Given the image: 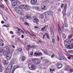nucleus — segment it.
<instances>
[{
	"mask_svg": "<svg viewBox=\"0 0 73 73\" xmlns=\"http://www.w3.org/2000/svg\"><path fill=\"white\" fill-rule=\"evenodd\" d=\"M39 42H40V43H43V42L42 41H41V40H39Z\"/></svg>",
	"mask_w": 73,
	"mask_h": 73,
	"instance_id": "54",
	"label": "nucleus"
},
{
	"mask_svg": "<svg viewBox=\"0 0 73 73\" xmlns=\"http://www.w3.org/2000/svg\"><path fill=\"white\" fill-rule=\"evenodd\" d=\"M3 54H4L5 55H7V54H8V52L7 51H5L3 52Z\"/></svg>",
	"mask_w": 73,
	"mask_h": 73,
	"instance_id": "26",
	"label": "nucleus"
},
{
	"mask_svg": "<svg viewBox=\"0 0 73 73\" xmlns=\"http://www.w3.org/2000/svg\"><path fill=\"white\" fill-rule=\"evenodd\" d=\"M18 49L19 50V52H21L22 51V48H19Z\"/></svg>",
	"mask_w": 73,
	"mask_h": 73,
	"instance_id": "35",
	"label": "nucleus"
},
{
	"mask_svg": "<svg viewBox=\"0 0 73 73\" xmlns=\"http://www.w3.org/2000/svg\"><path fill=\"white\" fill-rule=\"evenodd\" d=\"M33 62L37 65H38L40 64V61L39 59H35L34 60H33Z\"/></svg>",
	"mask_w": 73,
	"mask_h": 73,
	"instance_id": "5",
	"label": "nucleus"
},
{
	"mask_svg": "<svg viewBox=\"0 0 73 73\" xmlns=\"http://www.w3.org/2000/svg\"><path fill=\"white\" fill-rule=\"evenodd\" d=\"M24 36L23 35H22L21 36V38H24Z\"/></svg>",
	"mask_w": 73,
	"mask_h": 73,
	"instance_id": "62",
	"label": "nucleus"
},
{
	"mask_svg": "<svg viewBox=\"0 0 73 73\" xmlns=\"http://www.w3.org/2000/svg\"><path fill=\"white\" fill-rule=\"evenodd\" d=\"M64 69H65L66 70H67L68 71L70 68L68 66H66L64 67Z\"/></svg>",
	"mask_w": 73,
	"mask_h": 73,
	"instance_id": "17",
	"label": "nucleus"
},
{
	"mask_svg": "<svg viewBox=\"0 0 73 73\" xmlns=\"http://www.w3.org/2000/svg\"><path fill=\"white\" fill-rule=\"evenodd\" d=\"M30 36H31V37H33L34 36H35V35H34L33 34H30Z\"/></svg>",
	"mask_w": 73,
	"mask_h": 73,
	"instance_id": "52",
	"label": "nucleus"
},
{
	"mask_svg": "<svg viewBox=\"0 0 73 73\" xmlns=\"http://www.w3.org/2000/svg\"><path fill=\"white\" fill-rule=\"evenodd\" d=\"M25 24H26V25H29L28 23H27V22H25Z\"/></svg>",
	"mask_w": 73,
	"mask_h": 73,
	"instance_id": "55",
	"label": "nucleus"
},
{
	"mask_svg": "<svg viewBox=\"0 0 73 73\" xmlns=\"http://www.w3.org/2000/svg\"><path fill=\"white\" fill-rule=\"evenodd\" d=\"M67 7V5L65 4L64 8V10L63 11V16L65 15V13H66V8Z\"/></svg>",
	"mask_w": 73,
	"mask_h": 73,
	"instance_id": "8",
	"label": "nucleus"
},
{
	"mask_svg": "<svg viewBox=\"0 0 73 73\" xmlns=\"http://www.w3.org/2000/svg\"><path fill=\"white\" fill-rule=\"evenodd\" d=\"M70 42H72V44H73V39L70 40Z\"/></svg>",
	"mask_w": 73,
	"mask_h": 73,
	"instance_id": "40",
	"label": "nucleus"
},
{
	"mask_svg": "<svg viewBox=\"0 0 73 73\" xmlns=\"http://www.w3.org/2000/svg\"><path fill=\"white\" fill-rule=\"evenodd\" d=\"M21 32H22V33H24V32L23 31H22V30H21Z\"/></svg>",
	"mask_w": 73,
	"mask_h": 73,
	"instance_id": "58",
	"label": "nucleus"
},
{
	"mask_svg": "<svg viewBox=\"0 0 73 73\" xmlns=\"http://www.w3.org/2000/svg\"><path fill=\"white\" fill-rule=\"evenodd\" d=\"M46 35V36L48 38V39H49V35L47 33H46L45 35H43V39H44V38H45V35Z\"/></svg>",
	"mask_w": 73,
	"mask_h": 73,
	"instance_id": "15",
	"label": "nucleus"
},
{
	"mask_svg": "<svg viewBox=\"0 0 73 73\" xmlns=\"http://www.w3.org/2000/svg\"><path fill=\"white\" fill-rule=\"evenodd\" d=\"M57 40H58V41H59L60 38H59V37H58V36H57Z\"/></svg>",
	"mask_w": 73,
	"mask_h": 73,
	"instance_id": "47",
	"label": "nucleus"
},
{
	"mask_svg": "<svg viewBox=\"0 0 73 73\" xmlns=\"http://www.w3.org/2000/svg\"><path fill=\"white\" fill-rule=\"evenodd\" d=\"M44 8H41V10H42V11H45V8H46V6H44Z\"/></svg>",
	"mask_w": 73,
	"mask_h": 73,
	"instance_id": "22",
	"label": "nucleus"
},
{
	"mask_svg": "<svg viewBox=\"0 0 73 73\" xmlns=\"http://www.w3.org/2000/svg\"><path fill=\"white\" fill-rule=\"evenodd\" d=\"M44 53V54H48V53L47 52H46V51H43Z\"/></svg>",
	"mask_w": 73,
	"mask_h": 73,
	"instance_id": "36",
	"label": "nucleus"
},
{
	"mask_svg": "<svg viewBox=\"0 0 73 73\" xmlns=\"http://www.w3.org/2000/svg\"><path fill=\"white\" fill-rule=\"evenodd\" d=\"M64 25L65 27H68V24L66 23H64Z\"/></svg>",
	"mask_w": 73,
	"mask_h": 73,
	"instance_id": "32",
	"label": "nucleus"
},
{
	"mask_svg": "<svg viewBox=\"0 0 73 73\" xmlns=\"http://www.w3.org/2000/svg\"><path fill=\"white\" fill-rule=\"evenodd\" d=\"M4 43H2V44H1V46H4Z\"/></svg>",
	"mask_w": 73,
	"mask_h": 73,
	"instance_id": "61",
	"label": "nucleus"
},
{
	"mask_svg": "<svg viewBox=\"0 0 73 73\" xmlns=\"http://www.w3.org/2000/svg\"><path fill=\"white\" fill-rule=\"evenodd\" d=\"M27 47L28 48H34V47H33V46H29V45H27Z\"/></svg>",
	"mask_w": 73,
	"mask_h": 73,
	"instance_id": "28",
	"label": "nucleus"
},
{
	"mask_svg": "<svg viewBox=\"0 0 73 73\" xmlns=\"http://www.w3.org/2000/svg\"><path fill=\"white\" fill-rule=\"evenodd\" d=\"M20 8L22 9H25L26 11H28L31 9V7L29 6L28 5H21L20 6Z\"/></svg>",
	"mask_w": 73,
	"mask_h": 73,
	"instance_id": "1",
	"label": "nucleus"
},
{
	"mask_svg": "<svg viewBox=\"0 0 73 73\" xmlns=\"http://www.w3.org/2000/svg\"><path fill=\"white\" fill-rule=\"evenodd\" d=\"M55 56V55L54 54H52L51 56V58H53Z\"/></svg>",
	"mask_w": 73,
	"mask_h": 73,
	"instance_id": "31",
	"label": "nucleus"
},
{
	"mask_svg": "<svg viewBox=\"0 0 73 73\" xmlns=\"http://www.w3.org/2000/svg\"><path fill=\"white\" fill-rule=\"evenodd\" d=\"M64 4H62L61 5V8H63V7H64Z\"/></svg>",
	"mask_w": 73,
	"mask_h": 73,
	"instance_id": "43",
	"label": "nucleus"
},
{
	"mask_svg": "<svg viewBox=\"0 0 73 73\" xmlns=\"http://www.w3.org/2000/svg\"><path fill=\"white\" fill-rule=\"evenodd\" d=\"M58 31H59V34L60 35H61V28H60V25H58Z\"/></svg>",
	"mask_w": 73,
	"mask_h": 73,
	"instance_id": "13",
	"label": "nucleus"
},
{
	"mask_svg": "<svg viewBox=\"0 0 73 73\" xmlns=\"http://www.w3.org/2000/svg\"><path fill=\"white\" fill-rule=\"evenodd\" d=\"M45 29V28L43 27L41 29V31H44Z\"/></svg>",
	"mask_w": 73,
	"mask_h": 73,
	"instance_id": "44",
	"label": "nucleus"
},
{
	"mask_svg": "<svg viewBox=\"0 0 73 73\" xmlns=\"http://www.w3.org/2000/svg\"><path fill=\"white\" fill-rule=\"evenodd\" d=\"M68 58L69 60H70V59H71V57H70V56H68Z\"/></svg>",
	"mask_w": 73,
	"mask_h": 73,
	"instance_id": "51",
	"label": "nucleus"
},
{
	"mask_svg": "<svg viewBox=\"0 0 73 73\" xmlns=\"http://www.w3.org/2000/svg\"><path fill=\"white\" fill-rule=\"evenodd\" d=\"M25 60V57L23 56L22 58L21 61H24Z\"/></svg>",
	"mask_w": 73,
	"mask_h": 73,
	"instance_id": "20",
	"label": "nucleus"
},
{
	"mask_svg": "<svg viewBox=\"0 0 73 73\" xmlns=\"http://www.w3.org/2000/svg\"><path fill=\"white\" fill-rule=\"evenodd\" d=\"M0 7L1 8L3 9V8H4V5H1Z\"/></svg>",
	"mask_w": 73,
	"mask_h": 73,
	"instance_id": "42",
	"label": "nucleus"
},
{
	"mask_svg": "<svg viewBox=\"0 0 73 73\" xmlns=\"http://www.w3.org/2000/svg\"><path fill=\"white\" fill-rule=\"evenodd\" d=\"M5 63H4V65L5 66H7L8 65V63H9V62L8 60H5L4 61Z\"/></svg>",
	"mask_w": 73,
	"mask_h": 73,
	"instance_id": "14",
	"label": "nucleus"
},
{
	"mask_svg": "<svg viewBox=\"0 0 73 73\" xmlns=\"http://www.w3.org/2000/svg\"><path fill=\"white\" fill-rule=\"evenodd\" d=\"M53 12L49 11V12H46L44 13V14L45 16H50L53 15Z\"/></svg>",
	"mask_w": 73,
	"mask_h": 73,
	"instance_id": "4",
	"label": "nucleus"
},
{
	"mask_svg": "<svg viewBox=\"0 0 73 73\" xmlns=\"http://www.w3.org/2000/svg\"><path fill=\"white\" fill-rule=\"evenodd\" d=\"M30 55L31 56H33V52H30Z\"/></svg>",
	"mask_w": 73,
	"mask_h": 73,
	"instance_id": "38",
	"label": "nucleus"
},
{
	"mask_svg": "<svg viewBox=\"0 0 73 73\" xmlns=\"http://www.w3.org/2000/svg\"><path fill=\"white\" fill-rule=\"evenodd\" d=\"M35 9H38L39 8L37 7H35Z\"/></svg>",
	"mask_w": 73,
	"mask_h": 73,
	"instance_id": "53",
	"label": "nucleus"
},
{
	"mask_svg": "<svg viewBox=\"0 0 73 73\" xmlns=\"http://www.w3.org/2000/svg\"><path fill=\"white\" fill-rule=\"evenodd\" d=\"M1 23L2 24H4V21H1Z\"/></svg>",
	"mask_w": 73,
	"mask_h": 73,
	"instance_id": "63",
	"label": "nucleus"
},
{
	"mask_svg": "<svg viewBox=\"0 0 73 73\" xmlns=\"http://www.w3.org/2000/svg\"><path fill=\"white\" fill-rule=\"evenodd\" d=\"M46 63H48L49 62V61L48 60H46Z\"/></svg>",
	"mask_w": 73,
	"mask_h": 73,
	"instance_id": "49",
	"label": "nucleus"
},
{
	"mask_svg": "<svg viewBox=\"0 0 73 73\" xmlns=\"http://www.w3.org/2000/svg\"><path fill=\"white\" fill-rule=\"evenodd\" d=\"M31 4L34 5V4H36L37 2V0H31Z\"/></svg>",
	"mask_w": 73,
	"mask_h": 73,
	"instance_id": "9",
	"label": "nucleus"
},
{
	"mask_svg": "<svg viewBox=\"0 0 73 73\" xmlns=\"http://www.w3.org/2000/svg\"><path fill=\"white\" fill-rule=\"evenodd\" d=\"M65 47L67 49H72L73 48V44L69 45L67 44L65 46Z\"/></svg>",
	"mask_w": 73,
	"mask_h": 73,
	"instance_id": "7",
	"label": "nucleus"
},
{
	"mask_svg": "<svg viewBox=\"0 0 73 73\" xmlns=\"http://www.w3.org/2000/svg\"><path fill=\"white\" fill-rule=\"evenodd\" d=\"M12 69V66H8L7 67V69L9 70H11Z\"/></svg>",
	"mask_w": 73,
	"mask_h": 73,
	"instance_id": "18",
	"label": "nucleus"
},
{
	"mask_svg": "<svg viewBox=\"0 0 73 73\" xmlns=\"http://www.w3.org/2000/svg\"><path fill=\"white\" fill-rule=\"evenodd\" d=\"M25 18L26 19H29L30 18V16H25Z\"/></svg>",
	"mask_w": 73,
	"mask_h": 73,
	"instance_id": "23",
	"label": "nucleus"
},
{
	"mask_svg": "<svg viewBox=\"0 0 73 73\" xmlns=\"http://www.w3.org/2000/svg\"><path fill=\"white\" fill-rule=\"evenodd\" d=\"M12 1H14L13 3H11V7L12 8H14L17 4L18 0H11Z\"/></svg>",
	"mask_w": 73,
	"mask_h": 73,
	"instance_id": "3",
	"label": "nucleus"
},
{
	"mask_svg": "<svg viewBox=\"0 0 73 73\" xmlns=\"http://www.w3.org/2000/svg\"><path fill=\"white\" fill-rule=\"evenodd\" d=\"M19 29L17 30L18 31H19V32H21V29Z\"/></svg>",
	"mask_w": 73,
	"mask_h": 73,
	"instance_id": "46",
	"label": "nucleus"
},
{
	"mask_svg": "<svg viewBox=\"0 0 73 73\" xmlns=\"http://www.w3.org/2000/svg\"><path fill=\"white\" fill-rule=\"evenodd\" d=\"M58 66L57 67L59 69H60V68H61L62 67V64H57Z\"/></svg>",
	"mask_w": 73,
	"mask_h": 73,
	"instance_id": "16",
	"label": "nucleus"
},
{
	"mask_svg": "<svg viewBox=\"0 0 73 73\" xmlns=\"http://www.w3.org/2000/svg\"><path fill=\"white\" fill-rule=\"evenodd\" d=\"M58 11H59L60 12V11H61V9H58Z\"/></svg>",
	"mask_w": 73,
	"mask_h": 73,
	"instance_id": "64",
	"label": "nucleus"
},
{
	"mask_svg": "<svg viewBox=\"0 0 73 73\" xmlns=\"http://www.w3.org/2000/svg\"><path fill=\"white\" fill-rule=\"evenodd\" d=\"M44 2L46 3H49V0H46L44 1Z\"/></svg>",
	"mask_w": 73,
	"mask_h": 73,
	"instance_id": "33",
	"label": "nucleus"
},
{
	"mask_svg": "<svg viewBox=\"0 0 73 73\" xmlns=\"http://www.w3.org/2000/svg\"><path fill=\"white\" fill-rule=\"evenodd\" d=\"M34 55H35V56H42V53H38L37 52H36L34 53Z\"/></svg>",
	"mask_w": 73,
	"mask_h": 73,
	"instance_id": "10",
	"label": "nucleus"
},
{
	"mask_svg": "<svg viewBox=\"0 0 73 73\" xmlns=\"http://www.w3.org/2000/svg\"><path fill=\"white\" fill-rule=\"evenodd\" d=\"M73 51L72 50H70V51L69 52V53H70V54H71V53L73 52Z\"/></svg>",
	"mask_w": 73,
	"mask_h": 73,
	"instance_id": "45",
	"label": "nucleus"
},
{
	"mask_svg": "<svg viewBox=\"0 0 73 73\" xmlns=\"http://www.w3.org/2000/svg\"><path fill=\"white\" fill-rule=\"evenodd\" d=\"M63 60L65 62H66L67 61V59H66V58L64 57V58L63 59Z\"/></svg>",
	"mask_w": 73,
	"mask_h": 73,
	"instance_id": "24",
	"label": "nucleus"
},
{
	"mask_svg": "<svg viewBox=\"0 0 73 73\" xmlns=\"http://www.w3.org/2000/svg\"><path fill=\"white\" fill-rule=\"evenodd\" d=\"M10 33L11 34H13V32L12 31H10Z\"/></svg>",
	"mask_w": 73,
	"mask_h": 73,
	"instance_id": "57",
	"label": "nucleus"
},
{
	"mask_svg": "<svg viewBox=\"0 0 73 73\" xmlns=\"http://www.w3.org/2000/svg\"><path fill=\"white\" fill-rule=\"evenodd\" d=\"M50 32L52 35H53V34H54V31H53V30L52 31H50Z\"/></svg>",
	"mask_w": 73,
	"mask_h": 73,
	"instance_id": "34",
	"label": "nucleus"
},
{
	"mask_svg": "<svg viewBox=\"0 0 73 73\" xmlns=\"http://www.w3.org/2000/svg\"><path fill=\"white\" fill-rule=\"evenodd\" d=\"M39 17L41 19H44V16L42 14H40L39 15Z\"/></svg>",
	"mask_w": 73,
	"mask_h": 73,
	"instance_id": "19",
	"label": "nucleus"
},
{
	"mask_svg": "<svg viewBox=\"0 0 73 73\" xmlns=\"http://www.w3.org/2000/svg\"><path fill=\"white\" fill-rule=\"evenodd\" d=\"M68 71L70 73H72V72H73V69L70 68Z\"/></svg>",
	"mask_w": 73,
	"mask_h": 73,
	"instance_id": "21",
	"label": "nucleus"
},
{
	"mask_svg": "<svg viewBox=\"0 0 73 73\" xmlns=\"http://www.w3.org/2000/svg\"><path fill=\"white\" fill-rule=\"evenodd\" d=\"M52 43L54 44V43H55V40L54 39H52Z\"/></svg>",
	"mask_w": 73,
	"mask_h": 73,
	"instance_id": "39",
	"label": "nucleus"
},
{
	"mask_svg": "<svg viewBox=\"0 0 73 73\" xmlns=\"http://www.w3.org/2000/svg\"><path fill=\"white\" fill-rule=\"evenodd\" d=\"M50 31H53V28H52V27H50Z\"/></svg>",
	"mask_w": 73,
	"mask_h": 73,
	"instance_id": "41",
	"label": "nucleus"
},
{
	"mask_svg": "<svg viewBox=\"0 0 73 73\" xmlns=\"http://www.w3.org/2000/svg\"><path fill=\"white\" fill-rule=\"evenodd\" d=\"M29 68L30 70H35L36 69L37 67L35 65H31V64H29Z\"/></svg>",
	"mask_w": 73,
	"mask_h": 73,
	"instance_id": "2",
	"label": "nucleus"
},
{
	"mask_svg": "<svg viewBox=\"0 0 73 73\" xmlns=\"http://www.w3.org/2000/svg\"><path fill=\"white\" fill-rule=\"evenodd\" d=\"M24 19H21V21H22V22H23V21H24Z\"/></svg>",
	"mask_w": 73,
	"mask_h": 73,
	"instance_id": "48",
	"label": "nucleus"
},
{
	"mask_svg": "<svg viewBox=\"0 0 73 73\" xmlns=\"http://www.w3.org/2000/svg\"><path fill=\"white\" fill-rule=\"evenodd\" d=\"M16 10V12L18 14V15H23V12L22 11H21L20 10H17V11L16 10V9H15Z\"/></svg>",
	"mask_w": 73,
	"mask_h": 73,
	"instance_id": "11",
	"label": "nucleus"
},
{
	"mask_svg": "<svg viewBox=\"0 0 73 73\" xmlns=\"http://www.w3.org/2000/svg\"><path fill=\"white\" fill-rule=\"evenodd\" d=\"M15 29H19V28L17 27H15Z\"/></svg>",
	"mask_w": 73,
	"mask_h": 73,
	"instance_id": "60",
	"label": "nucleus"
},
{
	"mask_svg": "<svg viewBox=\"0 0 73 73\" xmlns=\"http://www.w3.org/2000/svg\"><path fill=\"white\" fill-rule=\"evenodd\" d=\"M44 28H45V29L46 28H48V25H47V26L45 25Z\"/></svg>",
	"mask_w": 73,
	"mask_h": 73,
	"instance_id": "56",
	"label": "nucleus"
},
{
	"mask_svg": "<svg viewBox=\"0 0 73 73\" xmlns=\"http://www.w3.org/2000/svg\"><path fill=\"white\" fill-rule=\"evenodd\" d=\"M4 49L5 50H7V47H5L4 48Z\"/></svg>",
	"mask_w": 73,
	"mask_h": 73,
	"instance_id": "59",
	"label": "nucleus"
},
{
	"mask_svg": "<svg viewBox=\"0 0 73 73\" xmlns=\"http://www.w3.org/2000/svg\"><path fill=\"white\" fill-rule=\"evenodd\" d=\"M11 46H12V47L13 48H14V49H15V46L13 45H11Z\"/></svg>",
	"mask_w": 73,
	"mask_h": 73,
	"instance_id": "50",
	"label": "nucleus"
},
{
	"mask_svg": "<svg viewBox=\"0 0 73 73\" xmlns=\"http://www.w3.org/2000/svg\"><path fill=\"white\" fill-rule=\"evenodd\" d=\"M64 57L63 56H60V60H63V59H64Z\"/></svg>",
	"mask_w": 73,
	"mask_h": 73,
	"instance_id": "27",
	"label": "nucleus"
},
{
	"mask_svg": "<svg viewBox=\"0 0 73 73\" xmlns=\"http://www.w3.org/2000/svg\"><path fill=\"white\" fill-rule=\"evenodd\" d=\"M50 72H51L52 73H53V71H54L55 70L54 69H53L52 70L51 69H50Z\"/></svg>",
	"mask_w": 73,
	"mask_h": 73,
	"instance_id": "30",
	"label": "nucleus"
},
{
	"mask_svg": "<svg viewBox=\"0 0 73 73\" xmlns=\"http://www.w3.org/2000/svg\"><path fill=\"white\" fill-rule=\"evenodd\" d=\"M0 72H3V70L1 68V66H0Z\"/></svg>",
	"mask_w": 73,
	"mask_h": 73,
	"instance_id": "37",
	"label": "nucleus"
},
{
	"mask_svg": "<svg viewBox=\"0 0 73 73\" xmlns=\"http://www.w3.org/2000/svg\"><path fill=\"white\" fill-rule=\"evenodd\" d=\"M72 37V35L69 36H68V40H70V39Z\"/></svg>",
	"mask_w": 73,
	"mask_h": 73,
	"instance_id": "25",
	"label": "nucleus"
},
{
	"mask_svg": "<svg viewBox=\"0 0 73 73\" xmlns=\"http://www.w3.org/2000/svg\"><path fill=\"white\" fill-rule=\"evenodd\" d=\"M11 56H12L11 54H10L7 56L6 57V58L7 59V60H10L11 59Z\"/></svg>",
	"mask_w": 73,
	"mask_h": 73,
	"instance_id": "12",
	"label": "nucleus"
},
{
	"mask_svg": "<svg viewBox=\"0 0 73 73\" xmlns=\"http://www.w3.org/2000/svg\"><path fill=\"white\" fill-rule=\"evenodd\" d=\"M38 19L36 16L33 17V21L34 23H38Z\"/></svg>",
	"mask_w": 73,
	"mask_h": 73,
	"instance_id": "6",
	"label": "nucleus"
},
{
	"mask_svg": "<svg viewBox=\"0 0 73 73\" xmlns=\"http://www.w3.org/2000/svg\"><path fill=\"white\" fill-rule=\"evenodd\" d=\"M35 28L36 29H38V28H39V26H38V25L36 26L35 27Z\"/></svg>",
	"mask_w": 73,
	"mask_h": 73,
	"instance_id": "29",
	"label": "nucleus"
}]
</instances>
